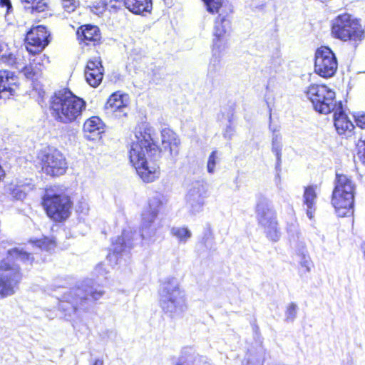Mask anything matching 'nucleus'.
Masks as SVG:
<instances>
[{
    "label": "nucleus",
    "mask_w": 365,
    "mask_h": 365,
    "mask_svg": "<svg viewBox=\"0 0 365 365\" xmlns=\"http://www.w3.org/2000/svg\"><path fill=\"white\" fill-rule=\"evenodd\" d=\"M134 135L135 140L130 143L128 150L129 161L144 182H153L160 175L158 159L162 148L153 138L151 127L147 124L136 126Z\"/></svg>",
    "instance_id": "1"
},
{
    "label": "nucleus",
    "mask_w": 365,
    "mask_h": 365,
    "mask_svg": "<svg viewBox=\"0 0 365 365\" xmlns=\"http://www.w3.org/2000/svg\"><path fill=\"white\" fill-rule=\"evenodd\" d=\"M33 265L35 259L31 252L17 247L7 251L5 257L0 260V299L12 296L19 289L23 279V272L16 259Z\"/></svg>",
    "instance_id": "2"
},
{
    "label": "nucleus",
    "mask_w": 365,
    "mask_h": 365,
    "mask_svg": "<svg viewBox=\"0 0 365 365\" xmlns=\"http://www.w3.org/2000/svg\"><path fill=\"white\" fill-rule=\"evenodd\" d=\"M86 107V101L67 88L55 92L49 101L51 115L55 121L63 125L80 120Z\"/></svg>",
    "instance_id": "3"
},
{
    "label": "nucleus",
    "mask_w": 365,
    "mask_h": 365,
    "mask_svg": "<svg viewBox=\"0 0 365 365\" xmlns=\"http://www.w3.org/2000/svg\"><path fill=\"white\" fill-rule=\"evenodd\" d=\"M40 205L46 217L54 224L67 221L73 208L71 197L63 192H58L55 185L45 187Z\"/></svg>",
    "instance_id": "4"
},
{
    "label": "nucleus",
    "mask_w": 365,
    "mask_h": 365,
    "mask_svg": "<svg viewBox=\"0 0 365 365\" xmlns=\"http://www.w3.org/2000/svg\"><path fill=\"white\" fill-rule=\"evenodd\" d=\"M356 184L351 175L336 173L331 203L336 215L344 217L354 212Z\"/></svg>",
    "instance_id": "5"
},
{
    "label": "nucleus",
    "mask_w": 365,
    "mask_h": 365,
    "mask_svg": "<svg viewBox=\"0 0 365 365\" xmlns=\"http://www.w3.org/2000/svg\"><path fill=\"white\" fill-rule=\"evenodd\" d=\"M330 34L335 39L349 42L356 46L364 40L365 29L361 19L344 12L331 21Z\"/></svg>",
    "instance_id": "6"
},
{
    "label": "nucleus",
    "mask_w": 365,
    "mask_h": 365,
    "mask_svg": "<svg viewBox=\"0 0 365 365\" xmlns=\"http://www.w3.org/2000/svg\"><path fill=\"white\" fill-rule=\"evenodd\" d=\"M36 159V167L39 169V172L51 178L63 175L68 169L66 157L57 148L48 147L41 150Z\"/></svg>",
    "instance_id": "7"
},
{
    "label": "nucleus",
    "mask_w": 365,
    "mask_h": 365,
    "mask_svg": "<svg viewBox=\"0 0 365 365\" xmlns=\"http://www.w3.org/2000/svg\"><path fill=\"white\" fill-rule=\"evenodd\" d=\"M315 111L327 115L336 107V93L325 83H311L304 91Z\"/></svg>",
    "instance_id": "8"
},
{
    "label": "nucleus",
    "mask_w": 365,
    "mask_h": 365,
    "mask_svg": "<svg viewBox=\"0 0 365 365\" xmlns=\"http://www.w3.org/2000/svg\"><path fill=\"white\" fill-rule=\"evenodd\" d=\"M164 295L160 301V307L166 313H182L187 308L186 300L183 292L173 279L164 282Z\"/></svg>",
    "instance_id": "9"
},
{
    "label": "nucleus",
    "mask_w": 365,
    "mask_h": 365,
    "mask_svg": "<svg viewBox=\"0 0 365 365\" xmlns=\"http://www.w3.org/2000/svg\"><path fill=\"white\" fill-rule=\"evenodd\" d=\"M338 63L334 53L330 48L322 46L315 51L314 71L323 78L333 77L336 73Z\"/></svg>",
    "instance_id": "10"
},
{
    "label": "nucleus",
    "mask_w": 365,
    "mask_h": 365,
    "mask_svg": "<svg viewBox=\"0 0 365 365\" xmlns=\"http://www.w3.org/2000/svg\"><path fill=\"white\" fill-rule=\"evenodd\" d=\"M50 31L43 25L34 26L26 32L24 43L26 51L31 55L41 53L50 43Z\"/></svg>",
    "instance_id": "11"
},
{
    "label": "nucleus",
    "mask_w": 365,
    "mask_h": 365,
    "mask_svg": "<svg viewBox=\"0 0 365 365\" xmlns=\"http://www.w3.org/2000/svg\"><path fill=\"white\" fill-rule=\"evenodd\" d=\"M230 30L231 21L227 15L222 16L219 14L214 21L212 46L213 51L220 52L226 48Z\"/></svg>",
    "instance_id": "12"
},
{
    "label": "nucleus",
    "mask_w": 365,
    "mask_h": 365,
    "mask_svg": "<svg viewBox=\"0 0 365 365\" xmlns=\"http://www.w3.org/2000/svg\"><path fill=\"white\" fill-rule=\"evenodd\" d=\"M76 38L82 47H96L102 43V34L98 26L91 24L77 28Z\"/></svg>",
    "instance_id": "13"
},
{
    "label": "nucleus",
    "mask_w": 365,
    "mask_h": 365,
    "mask_svg": "<svg viewBox=\"0 0 365 365\" xmlns=\"http://www.w3.org/2000/svg\"><path fill=\"white\" fill-rule=\"evenodd\" d=\"M104 71V67L100 56L89 58L83 69V75L86 83L92 88L98 87L103 79Z\"/></svg>",
    "instance_id": "14"
},
{
    "label": "nucleus",
    "mask_w": 365,
    "mask_h": 365,
    "mask_svg": "<svg viewBox=\"0 0 365 365\" xmlns=\"http://www.w3.org/2000/svg\"><path fill=\"white\" fill-rule=\"evenodd\" d=\"M19 88V78L15 72L7 69L0 70V92L1 93V100L10 99L16 96Z\"/></svg>",
    "instance_id": "15"
},
{
    "label": "nucleus",
    "mask_w": 365,
    "mask_h": 365,
    "mask_svg": "<svg viewBox=\"0 0 365 365\" xmlns=\"http://www.w3.org/2000/svg\"><path fill=\"white\" fill-rule=\"evenodd\" d=\"M130 103V98L128 94L118 91L113 93L107 99L104 109L115 116L125 117Z\"/></svg>",
    "instance_id": "16"
},
{
    "label": "nucleus",
    "mask_w": 365,
    "mask_h": 365,
    "mask_svg": "<svg viewBox=\"0 0 365 365\" xmlns=\"http://www.w3.org/2000/svg\"><path fill=\"white\" fill-rule=\"evenodd\" d=\"M104 128V123L98 116H91L83 123V133L87 140L95 141L101 139Z\"/></svg>",
    "instance_id": "17"
},
{
    "label": "nucleus",
    "mask_w": 365,
    "mask_h": 365,
    "mask_svg": "<svg viewBox=\"0 0 365 365\" xmlns=\"http://www.w3.org/2000/svg\"><path fill=\"white\" fill-rule=\"evenodd\" d=\"M44 59V56L34 58L29 64L25 65L20 70V73L29 81L32 82L37 81L42 76L43 61Z\"/></svg>",
    "instance_id": "18"
},
{
    "label": "nucleus",
    "mask_w": 365,
    "mask_h": 365,
    "mask_svg": "<svg viewBox=\"0 0 365 365\" xmlns=\"http://www.w3.org/2000/svg\"><path fill=\"white\" fill-rule=\"evenodd\" d=\"M334 123L336 132L341 135H350L355 128L354 123L341 109L334 113Z\"/></svg>",
    "instance_id": "19"
},
{
    "label": "nucleus",
    "mask_w": 365,
    "mask_h": 365,
    "mask_svg": "<svg viewBox=\"0 0 365 365\" xmlns=\"http://www.w3.org/2000/svg\"><path fill=\"white\" fill-rule=\"evenodd\" d=\"M123 6L133 14L146 16L151 13L153 2L152 0H125Z\"/></svg>",
    "instance_id": "20"
},
{
    "label": "nucleus",
    "mask_w": 365,
    "mask_h": 365,
    "mask_svg": "<svg viewBox=\"0 0 365 365\" xmlns=\"http://www.w3.org/2000/svg\"><path fill=\"white\" fill-rule=\"evenodd\" d=\"M161 145L165 150L170 154L180 145V139L173 129L169 127L164 128L160 131Z\"/></svg>",
    "instance_id": "21"
},
{
    "label": "nucleus",
    "mask_w": 365,
    "mask_h": 365,
    "mask_svg": "<svg viewBox=\"0 0 365 365\" xmlns=\"http://www.w3.org/2000/svg\"><path fill=\"white\" fill-rule=\"evenodd\" d=\"M317 198L316 186L308 185L304 187L303 202L307 207V214L309 219L313 218V214L316 210Z\"/></svg>",
    "instance_id": "22"
},
{
    "label": "nucleus",
    "mask_w": 365,
    "mask_h": 365,
    "mask_svg": "<svg viewBox=\"0 0 365 365\" xmlns=\"http://www.w3.org/2000/svg\"><path fill=\"white\" fill-rule=\"evenodd\" d=\"M162 205V201L158 199L150 201L147 207L141 214L143 222L146 225H150L153 222L157 217Z\"/></svg>",
    "instance_id": "23"
},
{
    "label": "nucleus",
    "mask_w": 365,
    "mask_h": 365,
    "mask_svg": "<svg viewBox=\"0 0 365 365\" xmlns=\"http://www.w3.org/2000/svg\"><path fill=\"white\" fill-rule=\"evenodd\" d=\"M25 10L31 14L47 12L49 11V4L46 0H20Z\"/></svg>",
    "instance_id": "24"
},
{
    "label": "nucleus",
    "mask_w": 365,
    "mask_h": 365,
    "mask_svg": "<svg viewBox=\"0 0 365 365\" xmlns=\"http://www.w3.org/2000/svg\"><path fill=\"white\" fill-rule=\"evenodd\" d=\"M29 242L34 247L48 252L54 251L57 247L56 238L53 236L43 235L41 238L30 239Z\"/></svg>",
    "instance_id": "25"
},
{
    "label": "nucleus",
    "mask_w": 365,
    "mask_h": 365,
    "mask_svg": "<svg viewBox=\"0 0 365 365\" xmlns=\"http://www.w3.org/2000/svg\"><path fill=\"white\" fill-rule=\"evenodd\" d=\"M31 189V185L30 183L19 182L10 188V194L16 200H23L26 197L27 192Z\"/></svg>",
    "instance_id": "26"
},
{
    "label": "nucleus",
    "mask_w": 365,
    "mask_h": 365,
    "mask_svg": "<svg viewBox=\"0 0 365 365\" xmlns=\"http://www.w3.org/2000/svg\"><path fill=\"white\" fill-rule=\"evenodd\" d=\"M267 237L272 241L277 242L279 239V231L277 228L276 218H272L268 221L266 230Z\"/></svg>",
    "instance_id": "27"
},
{
    "label": "nucleus",
    "mask_w": 365,
    "mask_h": 365,
    "mask_svg": "<svg viewBox=\"0 0 365 365\" xmlns=\"http://www.w3.org/2000/svg\"><path fill=\"white\" fill-rule=\"evenodd\" d=\"M207 11L212 14H219L223 6L224 0H202Z\"/></svg>",
    "instance_id": "28"
},
{
    "label": "nucleus",
    "mask_w": 365,
    "mask_h": 365,
    "mask_svg": "<svg viewBox=\"0 0 365 365\" xmlns=\"http://www.w3.org/2000/svg\"><path fill=\"white\" fill-rule=\"evenodd\" d=\"M108 7L110 8L109 0H99L91 6V10L93 14L100 15L103 14Z\"/></svg>",
    "instance_id": "29"
},
{
    "label": "nucleus",
    "mask_w": 365,
    "mask_h": 365,
    "mask_svg": "<svg viewBox=\"0 0 365 365\" xmlns=\"http://www.w3.org/2000/svg\"><path fill=\"white\" fill-rule=\"evenodd\" d=\"M0 61L10 67H16L19 64L18 58L14 53H6L1 55Z\"/></svg>",
    "instance_id": "30"
},
{
    "label": "nucleus",
    "mask_w": 365,
    "mask_h": 365,
    "mask_svg": "<svg viewBox=\"0 0 365 365\" xmlns=\"http://www.w3.org/2000/svg\"><path fill=\"white\" fill-rule=\"evenodd\" d=\"M172 234L180 241H186L191 237V232L187 227L173 228Z\"/></svg>",
    "instance_id": "31"
},
{
    "label": "nucleus",
    "mask_w": 365,
    "mask_h": 365,
    "mask_svg": "<svg viewBox=\"0 0 365 365\" xmlns=\"http://www.w3.org/2000/svg\"><path fill=\"white\" fill-rule=\"evenodd\" d=\"M62 8L68 14L73 12L79 6L78 0H60Z\"/></svg>",
    "instance_id": "32"
},
{
    "label": "nucleus",
    "mask_w": 365,
    "mask_h": 365,
    "mask_svg": "<svg viewBox=\"0 0 365 365\" xmlns=\"http://www.w3.org/2000/svg\"><path fill=\"white\" fill-rule=\"evenodd\" d=\"M217 150H212L210 154L207 163V169L209 173H213L215 171L216 163H217Z\"/></svg>",
    "instance_id": "33"
},
{
    "label": "nucleus",
    "mask_w": 365,
    "mask_h": 365,
    "mask_svg": "<svg viewBox=\"0 0 365 365\" xmlns=\"http://www.w3.org/2000/svg\"><path fill=\"white\" fill-rule=\"evenodd\" d=\"M354 120L357 127L365 129V113L358 112L354 115Z\"/></svg>",
    "instance_id": "34"
},
{
    "label": "nucleus",
    "mask_w": 365,
    "mask_h": 365,
    "mask_svg": "<svg viewBox=\"0 0 365 365\" xmlns=\"http://www.w3.org/2000/svg\"><path fill=\"white\" fill-rule=\"evenodd\" d=\"M213 240V234L212 230L208 228L205 232L203 236L202 237L200 240V243L207 247V244L211 242Z\"/></svg>",
    "instance_id": "35"
},
{
    "label": "nucleus",
    "mask_w": 365,
    "mask_h": 365,
    "mask_svg": "<svg viewBox=\"0 0 365 365\" xmlns=\"http://www.w3.org/2000/svg\"><path fill=\"white\" fill-rule=\"evenodd\" d=\"M297 314V306L294 303H291L287 308L286 317L287 319H293Z\"/></svg>",
    "instance_id": "36"
},
{
    "label": "nucleus",
    "mask_w": 365,
    "mask_h": 365,
    "mask_svg": "<svg viewBox=\"0 0 365 365\" xmlns=\"http://www.w3.org/2000/svg\"><path fill=\"white\" fill-rule=\"evenodd\" d=\"M103 292H102V291L93 290V291H91L90 292L87 293L85 295L84 299H92L93 300H97L99 298H101L103 296Z\"/></svg>",
    "instance_id": "37"
},
{
    "label": "nucleus",
    "mask_w": 365,
    "mask_h": 365,
    "mask_svg": "<svg viewBox=\"0 0 365 365\" xmlns=\"http://www.w3.org/2000/svg\"><path fill=\"white\" fill-rule=\"evenodd\" d=\"M0 7L6 9V14H11L14 11L11 0H0Z\"/></svg>",
    "instance_id": "38"
},
{
    "label": "nucleus",
    "mask_w": 365,
    "mask_h": 365,
    "mask_svg": "<svg viewBox=\"0 0 365 365\" xmlns=\"http://www.w3.org/2000/svg\"><path fill=\"white\" fill-rule=\"evenodd\" d=\"M272 150L275 154L278 159L281 157V146L277 139L272 140Z\"/></svg>",
    "instance_id": "39"
},
{
    "label": "nucleus",
    "mask_w": 365,
    "mask_h": 365,
    "mask_svg": "<svg viewBox=\"0 0 365 365\" xmlns=\"http://www.w3.org/2000/svg\"><path fill=\"white\" fill-rule=\"evenodd\" d=\"M124 1L125 0H109L110 9L118 10L124 5Z\"/></svg>",
    "instance_id": "40"
},
{
    "label": "nucleus",
    "mask_w": 365,
    "mask_h": 365,
    "mask_svg": "<svg viewBox=\"0 0 365 365\" xmlns=\"http://www.w3.org/2000/svg\"><path fill=\"white\" fill-rule=\"evenodd\" d=\"M311 264H312V262L310 260L304 259L303 262H301L299 272H301L302 274H304L307 272H309Z\"/></svg>",
    "instance_id": "41"
},
{
    "label": "nucleus",
    "mask_w": 365,
    "mask_h": 365,
    "mask_svg": "<svg viewBox=\"0 0 365 365\" xmlns=\"http://www.w3.org/2000/svg\"><path fill=\"white\" fill-rule=\"evenodd\" d=\"M92 365H103V361L101 359H96L93 361Z\"/></svg>",
    "instance_id": "42"
},
{
    "label": "nucleus",
    "mask_w": 365,
    "mask_h": 365,
    "mask_svg": "<svg viewBox=\"0 0 365 365\" xmlns=\"http://www.w3.org/2000/svg\"><path fill=\"white\" fill-rule=\"evenodd\" d=\"M361 248L363 251L364 257L365 258V241L361 244Z\"/></svg>",
    "instance_id": "43"
},
{
    "label": "nucleus",
    "mask_w": 365,
    "mask_h": 365,
    "mask_svg": "<svg viewBox=\"0 0 365 365\" xmlns=\"http://www.w3.org/2000/svg\"><path fill=\"white\" fill-rule=\"evenodd\" d=\"M3 51V46L0 43V54L1 53V52Z\"/></svg>",
    "instance_id": "44"
},
{
    "label": "nucleus",
    "mask_w": 365,
    "mask_h": 365,
    "mask_svg": "<svg viewBox=\"0 0 365 365\" xmlns=\"http://www.w3.org/2000/svg\"><path fill=\"white\" fill-rule=\"evenodd\" d=\"M120 241H123V240H122L121 238H119V237H118V238L116 240V242H119V243H120Z\"/></svg>",
    "instance_id": "45"
},
{
    "label": "nucleus",
    "mask_w": 365,
    "mask_h": 365,
    "mask_svg": "<svg viewBox=\"0 0 365 365\" xmlns=\"http://www.w3.org/2000/svg\"><path fill=\"white\" fill-rule=\"evenodd\" d=\"M175 365H183V364L181 363H177Z\"/></svg>",
    "instance_id": "46"
}]
</instances>
